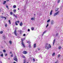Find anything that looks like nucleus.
<instances>
[{
    "label": "nucleus",
    "instance_id": "f257e3e1",
    "mask_svg": "<svg viewBox=\"0 0 63 63\" xmlns=\"http://www.w3.org/2000/svg\"><path fill=\"white\" fill-rule=\"evenodd\" d=\"M51 47L50 44L48 45V43H47L46 45V47H45V48L47 49H48L49 48H51Z\"/></svg>",
    "mask_w": 63,
    "mask_h": 63
},
{
    "label": "nucleus",
    "instance_id": "f03ea898",
    "mask_svg": "<svg viewBox=\"0 0 63 63\" xmlns=\"http://www.w3.org/2000/svg\"><path fill=\"white\" fill-rule=\"evenodd\" d=\"M24 40H25V38H21V44L24 47H25V45H24V44L23 43V41H24Z\"/></svg>",
    "mask_w": 63,
    "mask_h": 63
},
{
    "label": "nucleus",
    "instance_id": "7ed1b4c3",
    "mask_svg": "<svg viewBox=\"0 0 63 63\" xmlns=\"http://www.w3.org/2000/svg\"><path fill=\"white\" fill-rule=\"evenodd\" d=\"M14 60L16 61V62H17V58L16 57V56H15L14 59Z\"/></svg>",
    "mask_w": 63,
    "mask_h": 63
},
{
    "label": "nucleus",
    "instance_id": "20e7f679",
    "mask_svg": "<svg viewBox=\"0 0 63 63\" xmlns=\"http://www.w3.org/2000/svg\"><path fill=\"white\" fill-rule=\"evenodd\" d=\"M59 12V11H58L57 12H56V13L54 14V16H56V15H57V14H58Z\"/></svg>",
    "mask_w": 63,
    "mask_h": 63
},
{
    "label": "nucleus",
    "instance_id": "39448f33",
    "mask_svg": "<svg viewBox=\"0 0 63 63\" xmlns=\"http://www.w3.org/2000/svg\"><path fill=\"white\" fill-rule=\"evenodd\" d=\"M14 33L16 36H17V34H16V29H15Z\"/></svg>",
    "mask_w": 63,
    "mask_h": 63
},
{
    "label": "nucleus",
    "instance_id": "423d86ee",
    "mask_svg": "<svg viewBox=\"0 0 63 63\" xmlns=\"http://www.w3.org/2000/svg\"><path fill=\"white\" fill-rule=\"evenodd\" d=\"M23 54H27V51H24L23 52Z\"/></svg>",
    "mask_w": 63,
    "mask_h": 63
},
{
    "label": "nucleus",
    "instance_id": "0eeeda50",
    "mask_svg": "<svg viewBox=\"0 0 63 63\" xmlns=\"http://www.w3.org/2000/svg\"><path fill=\"white\" fill-rule=\"evenodd\" d=\"M51 24L52 25L54 24V21L53 20L51 21Z\"/></svg>",
    "mask_w": 63,
    "mask_h": 63
},
{
    "label": "nucleus",
    "instance_id": "6e6552de",
    "mask_svg": "<svg viewBox=\"0 0 63 63\" xmlns=\"http://www.w3.org/2000/svg\"><path fill=\"white\" fill-rule=\"evenodd\" d=\"M23 24V23H22V22H21L20 23V26H22Z\"/></svg>",
    "mask_w": 63,
    "mask_h": 63
},
{
    "label": "nucleus",
    "instance_id": "1a4fd4ad",
    "mask_svg": "<svg viewBox=\"0 0 63 63\" xmlns=\"http://www.w3.org/2000/svg\"><path fill=\"white\" fill-rule=\"evenodd\" d=\"M55 39H54L53 41V45L54 46V43H55Z\"/></svg>",
    "mask_w": 63,
    "mask_h": 63
},
{
    "label": "nucleus",
    "instance_id": "9d476101",
    "mask_svg": "<svg viewBox=\"0 0 63 63\" xmlns=\"http://www.w3.org/2000/svg\"><path fill=\"white\" fill-rule=\"evenodd\" d=\"M6 1H4L3 4V5H5V4H6Z\"/></svg>",
    "mask_w": 63,
    "mask_h": 63
},
{
    "label": "nucleus",
    "instance_id": "9b49d317",
    "mask_svg": "<svg viewBox=\"0 0 63 63\" xmlns=\"http://www.w3.org/2000/svg\"><path fill=\"white\" fill-rule=\"evenodd\" d=\"M52 11H53L52 10H51V11L50 14V15H52Z\"/></svg>",
    "mask_w": 63,
    "mask_h": 63
},
{
    "label": "nucleus",
    "instance_id": "f8f14e48",
    "mask_svg": "<svg viewBox=\"0 0 63 63\" xmlns=\"http://www.w3.org/2000/svg\"><path fill=\"white\" fill-rule=\"evenodd\" d=\"M9 43L11 45H12V41L10 40L9 41Z\"/></svg>",
    "mask_w": 63,
    "mask_h": 63
},
{
    "label": "nucleus",
    "instance_id": "ddd939ff",
    "mask_svg": "<svg viewBox=\"0 0 63 63\" xmlns=\"http://www.w3.org/2000/svg\"><path fill=\"white\" fill-rule=\"evenodd\" d=\"M29 48L31 47V45L30 44L29 45Z\"/></svg>",
    "mask_w": 63,
    "mask_h": 63
},
{
    "label": "nucleus",
    "instance_id": "4468645a",
    "mask_svg": "<svg viewBox=\"0 0 63 63\" xmlns=\"http://www.w3.org/2000/svg\"><path fill=\"white\" fill-rule=\"evenodd\" d=\"M50 21V19H49L47 21V22H49Z\"/></svg>",
    "mask_w": 63,
    "mask_h": 63
},
{
    "label": "nucleus",
    "instance_id": "2eb2a0df",
    "mask_svg": "<svg viewBox=\"0 0 63 63\" xmlns=\"http://www.w3.org/2000/svg\"><path fill=\"white\" fill-rule=\"evenodd\" d=\"M55 55V53H53L52 55V56H54V55Z\"/></svg>",
    "mask_w": 63,
    "mask_h": 63
},
{
    "label": "nucleus",
    "instance_id": "dca6fc26",
    "mask_svg": "<svg viewBox=\"0 0 63 63\" xmlns=\"http://www.w3.org/2000/svg\"><path fill=\"white\" fill-rule=\"evenodd\" d=\"M58 35H59V33H57L56 34V36L57 37V36H58Z\"/></svg>",
    "mask_w": 63,
    "mask_h": 63
},
{
    "label": "nucleus",
    "instance_id": "f3484780",
    "mask_svg": "<svg viewBox=\"0 0 63 63\" xmlns=\"http://www.w3.org/2000/svg\"><path fill=\"white\" fill-rule=\"evenodd\" d=\"M15 24H16V25H18V24L17 23V21H16L15 22Z\"/></svg>",
    "mask_w": 63,
    "mask_h": 63
},
{
    "label": "nucleus",
    "instance_id": "a211bd4d",
    "mask_svg": "<svg viewBox=\"0 0 63 63\" xmlns=\"http://www.w3.org/2000/svg\"><path fill=\"white\" fill-rule=\"evenodd\" d=\"M32 30H34V27H32L31 28Z\"/></svg>",
    "mask_w": 63,
    "mask_h": 63
},
{
    "label": "nucleus",
    "instance_id": "6ab92c4d",
    "mask_svg": "<svg viewBox=\"0 0 63 63\" xmlns=\"http://www.w3.org/2000/svg\"><path fill=\"white\" fill-rule=\"evenodd\" d=\"M62 47H61L60 46H59V49H61V48H62Z\"/></svg>",
    "mask_w": 63,
    "mask_h": 63
},
{
    "label": "nucleus",
    "instance_id": "aec40b11",
    "mask_svg": "<svg viewBox=\"0 0 63 63\" xmlns=\"http://www.w3.org/2000/svg\"><path fill=\"white\" fill-rule=\"evenodd\" d=\"M36 44H35L34 45V48L36 47Z\"/></svg>",
    "mask_w": 63,
    "mask_h": 63
},
{
    "label": "nucleus",
    "instance_id": "412c9836",
    "mask_svg": "<svg viewBox=\"0 0 63 63\" xmlns=\"http://www.w3.org/2000/svg\"><path fill=\"white\" fill-rule=\"evenodd\" d=\"M58 8L56 9H55L56 11H58Z\"/></svg>",
    "mask_w": 63,
    "mask_h": 63
},
{
    "label": "nucleus",
    "instance_id": "4be33fe9",
    "mask_svg": "<svg viewBox=\"0 0 63 63\" xmlns=\"http://www.w3.org/2000/svg\"><path fill=\"white\" fill-rule=\"evenodd\" d=\"M13 8H16V6L15 5H14L13 6Z\"/></svg>",
    "mask_w": 63,
    "mask_h": 63
},
{
    "label": "nucleus",
    "instance_id": "5701e85b",
    "mask_svg": "<svg viewBox=\"0 0 63 63\" xmlns=\"http://www.w3.org/2000/svg\"><path fill=\"white\" fill-rule=\"evenodd\" d=\"M19 32H20V34H21V30H20V31H19Z\"/></svg>",
    "mask_w": 63,
    "mask_h": 63
},
{
    "label": "nucleus",
    "instance_id": "b1692460",
    "mask_svg": "<svg viewBox=\"0 0 63 63\" xmlns=\"http://www.w3.org/2000/svg\"><path fill=\"white\" fill-rule=\"evenodd\" d=\"M60 0H58V2H57V3H59V2H60Z\"/></svg>",
    "mask_w": 63,
    "mask_h": 63
},
{
    "label": "nucleus",
    "instance_id": "393cba45",
    "mask_svg": "<svg viewBox=\"0 0 63 63\" xmlns=\"http://www.w3.org/2000/svg\"><path fill=\"white\" fill-rule=\"evenodd\" d=\"M7 26H8V25L7 24H5V27H7Z\"/></svg>",
    "mask_w": 63,
    "mask_h": 63
},
{
    "label": "nucleus",
    "instance_id": "a878e982",
    "mask_svg": "<svg viewBox=\"0 0 63 63\" xmlns=\"http://www.w3.org/2000/svg\"><path fill=\"white\" fill-rule=\"evenodd\" d=\"M60 57V54H59L58 55V58Z\"/></svg>",
    "mask_w": 63,
    "mask_h": 63
},
{
    "label": "nucleus",
    "instance_id": "bb28decb",
    "mask_svg": "<svg viewBox=\"0 0 63 63\" xmlns=\"http://www.w3.org/2000/svg\"><path fill=\"white\" fill-rule=\"evenodd\" d=\"M4 55H5V56H7L8 54H7V53H5Z\"/></svg>",
    "mask_w": 63,
    "mask_h": 63
},
{
    "label": "nucleus",
    "instance_id": "cd10ccee",
    "mask_svg": "<svg viewBox=\"0 0 63 63\" xmlns=\"http://www.w3.org/2000/svg\"><path fill=\"white\" fill-rule=\"evenodd\" d=\"M26 63V61L25 60H24V63Z\"/></svg>",
    "mask_w": 63,
    "mask_h": 63
},
{
    "label": "nucleus",
    "instance_id": "c85d7f7f",
    "mask_svg": "<svg viewBox=\"0 0 63 63\" xmlns=\"http://www.w3.org/2000/svg\"><path fill=\"white\" fill-rule=\"evenodd\" d=\"M13 14V13L12 12H10V14L11 15H12Z\"/></svg>",
    "mask_w": 63,
    "mask_h": 63
},
{
    "label": "nucleus",
    "instance_id": "c756f323",
    "mask_svg": "<svg viewBox=\"0 0 63 63\" xmlns=\"http://www.w3.org/2000/svg\"><path fill=\"white\" fill-rule=\"evenodd\" d=\"M16 10H15V9L14 10V11H13V12H15V13L16 12Z\"/></svg>",
    "mask_w": 63,
    "mask_h": 63
},
{
    "label": "nucleus",
    "instance_id": "7c9ffc66",
    "mask_svg": "<svg viewBox=\"0 0 63 63\" xmlns=\"http://www.w3.org/2000/svg\"><path fill=\"white\" fill-rule=\"evenodd\" d=\"M3 52H6V50H4V49L3 50Z\"/></svg>",
    "mask_w": 63,
    "mask_h": 63
},
{
    "label": "nucleus",
    "instance_id": "2f4dec72",
    "mask_svg": "<svg viewBox=\"0 0 63 63\" xmlns=\"http://www.w3.org/2000/svg\"><path fill=\"white\" fill-rule=\"evenodd\" d=\"M0 56H1V57H3V54H1L0 55Z\"/></svg>",
    "mask_w": 63,
    "mask_h": 63
},
{
    "label": "nucleus",
    "instance_id": "473e14b6",
    "mask_svg": "<svg viewBox=\"0 0 63 63\" xmlns=\"http://www.w3.org/2000/svg\"><path fill=\"white\" fill-rule=\"evenodd\" d=\"M2 54H3V53H2V52L1 51H0V55Z\"/></svg>",
    "mask_w": 63,
    "mask_h": 63
},
{
    "label": "nucleus",
    "instance_id": "72a5a7b5",
    "mask_svg": "<svg viewBox=\"0 0 63 63\" xmlns=\"http://www.w3.org/2000/svg\"><path fill=\"white\" fill-rule=\"evenodd\" d=\"M47 32V31H45L44 32H43V34H45V33H46V32Z\"/></svg>",
    "mask_w": 63,
    "mask_h": 63
},
{
    "label": "nucleus",
    "instance_id": "f704fd0d",
    "mask_svg": "<svg viewBox=\"0 0 63 63\" xmlns=\"http://www.w3.org/2000/svg\"><path fill=\"white\" fill-rule=\"evenodd\" d=\"M31 43V42H30V41H29V45H31L30 44Z\"/></svg>",
    "mask_w": 63,
    "mask_h": 63
},
{
    "label": "nucleus",
    "instance_id": "c9c22d12",
    "mask_svg": "<svg viewBox=\"0 0 63 63\" xmlns=\"http://www.w3.org/2000/svg\"><path fill=\"white\" fill-rule=\"evenodd\" d=\"M0 34H2V33H3V31H1L0 32Z\"/></svg>",
    "mask_w": 63,
    "mask_h": 63
},
{
    "label": "nucleus",
    "instance_id": "e433bc0d",
    "mask_svg": "<svg viewBox=\"0 0 63 63\" xmlns=\"http://www.w3.org/2000/svg\"><path fill=\"white\" fill-rule=\"evenodd\" d=\"M28 32H29L30 31V29H28Z\"/></svg>",
    "mask_w": 63,
    "mask_h": 63
},
{
    "label": "nucleus",
    "instance_id": "4c0bfd02",
    "mask_svg": "<svg viewBox=\"0 0 63 63\" xmlns=\"http://www.w3.org/2000/svg\"><path fill=\"white\" fill-rule=\"evenodd\" d=\"M33 61H35V59L34 58H33Z\"/></svg>",
    "mask_w": 63,
    "mask_h": 63
},
{
    "label": "nucleus",
    "instance_id": "58836bf2",
    "mask_svg": "<svg viewBox=\"0 0 63 63\" xmlns=\"http://www.w3.org/2000/svg\"><path fill=\"white\" fill-rule=\"evenodd\" d=\"M55 63H58V61H57L55 62Z\"/></svg>",
    "mask_w": 63,
    "mask_h": 63
},
{
    "label": "nucleus",
    "instance_id": "ea45409f",
    "mask_svg": "<svg viewBox=\"0 0 63 63\" xmlns=\"http://www.w3.org/2000/svg\"><path fill=\"white\" fill-rule=\"evenodd\" d=\"M31 19L32 20H33L34 19V18H31Z\"/></svg>",
    "mask_w": 63,
    "mask_h": 63
},
{
    "label": "nucleus",
    "instance_id": "a19ab883",
    "mask_svg": "<svg viewBox=\"0 0 63 63\" xmlns=\"http://www.w3.org/2000/svg\"><path fill=\"white\" fill-rule=\"evenodd\" d=\"M22 57H23V58H25V56H22Z\"/></svg>",
    "mask_w": 63,
    "mask_h": 63
},
{
    "label": "nucleus",
    "instance_id": "79ce46f5",
    "mask_svg": "<svg viewBox=\"0 0 63 63\" xmlns=\"http://www.w3.org/2000/svg\"><path fill=\"white\" fill-rule=\"evenodd\" d=\"M4 16H2L1 17V18H4Z\"/></svg>",
    "mask_w": 63,
    "mask_h": 63
},
{
    "label": "nucleus",
    "instance_id": "37998d69",
    "mask_svg": "<svg viewBox=\"0 0 63 63\" xmlns=\"http://www.w3.org/2000/svg\"><path fill=\"white\" fill-rule=\"evenodd\" d=\"M25 35H26L25 34H24L23 35V36H25Z\"/></svg>",
    "mask_w": 63,
    "mask_h": 63
},
{
    "label": "nucleus",
    "instance_id": "c03bdc74",
    "mask_svg": "<svg viewBox=\"0 0 63 63\" xmlns=\"http://www.w3.org/2000/svg\"><path fill=\"white\" fill-rule=\"evenodd\" d=\"M3 38L4 39H5L6 37H5V36H3Z\"/></svg>",
    "mask_w": 63,
    "mask_h": 63
},
{
    "label": "nucleus",
    "instance_id": "a18cd8bd",
    "mask_svg": "<svg viewBox=\"0 0 63 63\" xmlns=\"http://www.w3.org/2000/svg\"><path fill=\"white\" fill-rule=\"evenodd\" d=\"M15 16L16 18H17V16L15 15Z\"/></svg>",
    "mask_w": 63,
    "mask_h": 63
},
{
    "label": "nucleus",
    "instance_id": "49530a36",
    "mask_svg": "<svg viewBox=\"0 0 63 63\" xmlns=\"http://www.w3.org/2000/svg\"><path fill=\"white\" fill-rule=\"evenodd\" d=\"M24 9H26V7H25V6H24Z\"/></svg>",
    "mask_w": 63,
    "mask_h": 63
},
{
    "label": "nucleus",
    "instance_id": "de8ad7c7",
    "mask_svg": "<svg viewBox=\"0 0 63 63\" xmlns=\"http://www.w3.org/2000/svg\"><path fill=\"white\" fill-rule=\"evenodd\" d=\"M13 57V54H12V55L11 56V57Z\"/></svg>",
    "mask_w": 63,
    "mask_h": 63
},
{
    "label": "nucleus",
    "instance_id": "09e8293b",
    "mask_svg": "<svg viewBox=\"0 0 63 63\" xmlns=\"http://www.w3.org/2000/svg\"><path fill=\"white\" fill-rule=\"evenodd\" d=\"M4 17V18H5V19L6 20V19H7L6 17Z\"/></svg>",
    "mask_w": 63,
    "mask_h": 63
},
{
    "label": "nucleus",
    "instance_id": "8fccbe9b",
    "mask_svg": "<svg viewBox=\"0 0 63 63\" xmlns=\"http://www.w3.org/2000/svg\"><path fill=\"white\" fill-rule=\"evenodd\" d=\"M17 23H19V21H17Z\"/></svg>",
    "mask_w": 63,
    "mask_h": 63
},
{
    "label": "nucleus",
    "instance_id": "3c124183",
    "mask_svg": "<svg viewBox=\"0 0 63 63\" xmlns=\"http://www.w3.org/2000/svg\"><path fill=\"white\" fill-rule=\"evenodd\" d=\"M6 1H7V2H9V0H6Z\"/></svg>",
    "mask_w": 63,
    "mask_h": 63
},
{
    "label": "nucleus",
    "instance_id": "603ef678",
    "mask_svg": "<svg viewBox=\"0 0 63 63\" xmlns=\"http://www.w3.org/2000/svg\"><path fill=\"white\" fill-rule=\"evenodd\" d=\"M38 50H40V48H38Z\"/></svg>",
    "mask_w": 63,
    "mask_h": 63
},
{
    "label": "nucleus",
    "instance_id": "864d4df0",
    "mask_svg": "<svg viewBox=\"0 0 63 63\" xmlns=\"http://www.w3.org/2000/svg\"><path fill=\"white\" fill-rule=\"evenodd\" d=\"M0 63H2V62L1 61H0Z\"/></svg>",
    "mask_w": 63,
    "mask_h": 63
},
{
    "label": "nucleus",
    "instance_id": "5fc2aeb1",
    "mask_svg": "<svg viewBox=\"0 0 63 63\" xmlns=\"http://www.w3.org/2000/svg\"><path fill=\"white\" fill-rule=\"evenodd\" d=\"M6 7L7 8H8V6H6Z\"/></svg>",
    "mask_w": 63,
    "mask_h": 63
},
{
    "label": "nucleus",
    "instance_id": "6e6d98bb",
    "mask_svg": "<svg viewBox=\"0 0 63 63\" xmlns=\"http://www.w3.org/2000/svg\"><path fill=\"white\" fill-rule=\"evenodd\" d=\"M13 15L14 16H16V15H15V14H14Z\"/></svg>",
    "mask_w": 63,
    "mask_h": 63
},
{
    "label": "nucleus",
    "instance_id": "4d7b16f0",
    "mask_svg": "<svg viewBox=\"0 0 63 63\" xmlns=\"http://www.w3.org/2000/svg\"><path fill=\"white\" fill-rule=\"evenodd\" d=\"M47 26H48V24H47Z\"/></svg>",
    "mask_w": 63,
    "mask_h": 63
},
{
    "label": "nucleus",
    "instance_id": "13d9d810",
    "mask_svg": "<svg viewBox=\"0 0 63 63\" xmlns=\"http://www.w3.org/2000/svg\"><path fill=\"white\" fill-rule=\"evenodd\" d=\"M9 22V24H11V21L10 22Z\"/></svg>",
    "mask_w": 63,
    "mask_h": 63
},
{
    "label": "nucleus",
    "instance_id": "bf43d9fd",
    "mask_svg": "<svg viewBox=\"0 0 63 63\" xmlns=\"http://www.w3.org/2000/svg\"><path fill=\"white\" fill-rule=\"evenodd\" d=\"M8 60H10V58H8Z\"/></svg>",
    "mask_w": 63,
    "mask_h": 63
},
{
    "label": "nucleus",
    "instance_id": "052dcab7",
    "mask_svg": "<svg viewBox=\"0 0 63 63\" xmlns=\"http://www.w3.org/2000/svg\"><path fill=\"white\" fill-rule=\"evenodd\" d=\"M40 57H41V59H42V56H40Z\"/></svg>",
    "mask_w": 63,
    "mask_h": 63
},
{
    "label": "nucleus",
    "instance_id": "680f3d73",
    "mask_svg": "<svg viewBox=\"0 0 63 63\" xmlns=\"http://www.w3.org/2000/svg\"><path fill=\"white\" fill-rule=\"evenodd\" d=\"M9 22H11V20H9V21H8Z\"/></svg>",
    "mask_w": 63,
    "mask_h": 63
},
{
    "label": "nucleus",
    "instance_id": "e2e57ef3",
    "mask_svg": "<svg viewBox=\"0 0 63 63\" xmlns=\"http://www.w3.org/2000/svg\"><path fill=\"white\" fill-rule=\"evenodd\" d=\"M10 53L11 54H12V52H10Z\"/></svg>",
    "mask_w": 63,
    "mask_h": 63
},
{
    "label": "nucleus",
    "instance_id": "0e129e2a",
    "mask_svg": "<svg viewBox=\"0 0 63 63\" xmlns=\"http://www.w3.org/2000/svg\"><path fill=\"white\" fill-rule=\"evenodd\" d=\"M44 34V33H43V34L42 35V36H43Z\"/></svg>",
    "mask_w": 63,
    "mask_h": 63
},
{
    "label": "nucleus",
    "instance_id": "69168bd1",
    "mask_svg": "<svg viewBox=\"0 0 63 63\" xmlns=\"http://www.w3.org/2000/svg\"><path fill=\"white\" fill-rule=\"evenodd\" d=\"M13 63H16V62H13Z\"/></svg>",
    "mask_w": 63,
    "mask_h": 63
},
{
    "label": "nucleus",
    "instance_id": "338daca9",
    "mask_svg": "<svg viewBox=\"0 0 63 63\" xmlns=\"http://www.w3.org/2000/svg\"><path fill=\"white\" fill-rule=\"evenodd\" d=\"M34 16H36V14H34Z\"/></svg>",
    "mask_w": 63,
    "mask_h": 63
},
{
    "label": "nucleus",
    "instance_id": "774afa93",
    "mask_svg": "<svg viewBox=\"0 0 63 63\" xmlns=\"http://www.w3.org/2000/svg\"><path fill=\"white\" fill-rule=\"evenodd\" d=\"M29 41H27V43H29Z\"/></svg>",
    "mask_w": 63,
    "mask_h": 63
}]
</instances>
